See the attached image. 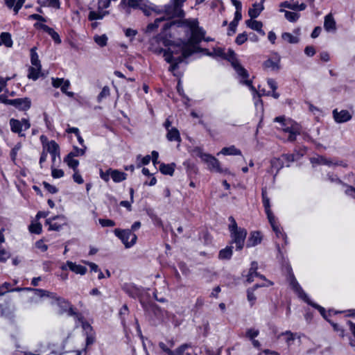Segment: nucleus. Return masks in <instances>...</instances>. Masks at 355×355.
<instances>
[{
	"mask_svg": "<svg viewBox=\"0 0 355 355\" xmlns=\"http://www.w3.org/2000/svg\"><path fill=\"white\" fill-rule=\"evenodd\" d=\"M193 53V49L189 44H186L183 41L175 43L170 40V45H168L164 54V60L171 64L168 70L171 72L175 71L178 68V64Z\"/></svg>",
	"mask_w": 355,
	"mask_h": 355,
	"instance_id": "nucleus-1",
	"label": "nucleus"
},
{
	"mask_svg": "<svg viewBox=\"0 0 355 355\" xmlns=\"http://www.w3.org/2000/svg\"><path fill=\"white\" fill-rule=\"evenodd\" d=\"M274 121L279 123L283 131L289 134L288 137L289 141H294L296 139V137L300 134L299 125L291 119H286L284 116H280L275 117Z\"/></svg>",
	"mask_w": 355,
	"mask_h": 355,
	"instance_id": "nucleus-2",
	"label": "nucleus"
},
{
	"mask_svg": "<svg viewBox=\"0 0 355 355\" xmlns=\"http://www.w3.org/2000/svg\"><path fill=\"white\" fill-rule=\"evenodd\" d=\"M227 56V60L231 63L232 67L236 71L238 76L242 78V83L250 87L252 90H255L254 87L252 85V81L247 79L249 76L248 71L241 65L234 52L229 50Z\"/></svg>",
	"mask_w": 355,
	"mask_h": 355,
	"instance_id": "nucleus-3",
	"label": "nucleus"
},
{
	"mask_svg": "<svg viewBox=\"0 0 355 355\" xmlns=\"http://www.w3.org/2000/svg\"><path fill=\"white\" fill-rule=\"evenodd\" d=\"M290 285L292 289L295 292V293L298 295L300 298L303 300L305 302L310 304L313 307L317 309L320 311V314L324 317V318L327 319L325 309L322 306L315 303H313L310 300L309 296L303 291V289L302 288V287L300 286V285L298 284L297 281L293 276L291 277Z\"/></svg>",
	"mask_w": 355,
	"mask_h": 355,
	"instance_id": "nucleus-4",
	"label": "nucleus"
},
{
	"mask_svg": "<svg viewBox=\"0 0 355 355\" xmlns=\"http://www.w3.org/2000/svg\"><path fill=\"white\" fill-rule=\"evenodd\" d=\"M183 1L182 0H171L164 7V21L175 17H183L184 11L182 8Z\"/></svg>",
	"mask_w": 355,
	"mask_h": 355,
	"instance_id": "nucleus-5",
	"label": "nucleus"
},
{
	"mask_svg": "<svg viewBox=\"0 0 355 355\" xmlns=\"http://www.w3.org/2000/svg\"><path fill=\"white\" fill-rule=\"evenodd\" d=\"M193 155L200 157L202 162L207 164V166L210 171L220 173L222 169L220 166L219 161L214 156L205 153L200 148H196L193 150Z\"/></svg>",
	"mask_w": 355,
	"mask_h": 355,
	"instance_id": "nucleus-6",
	"label": "nucleus"
},
{
	"mask_svg": "<svg viewBox=\"0 0 355 355\" xmlns=\"http://www.w3.org/2000/svg\"><path fill=\"white\" fill-rule=\"evenodd\" d=\"M32 293L33 295L30 297V302L31 303H37L40 298L46 297L55 300L59 306H62V304H69V302L67 300L58 297L55 293H51L46 290L38 288L32 290Z\"/></svg>",
	"mask_w": 355,
	"mask_h": 355,
	"instance_id": "nucleus-7",
	"label": "nucleus"
},
{
	"mask_svg": "<svg viewBox=\"0 0 355 355\" xmlns=\"http://www.w3.org/2000/svg\"><path fill=\"white\" fill-rule=\"evenodd\" d=\"M114 232L115 236L122 241L126 248H131L137 242V235L129 229H115Z\"/></svg>",
	"mask_w": 355,
	"mask_h": 355,
	"instance_id": "nucleus-8",
	"label": "nucleus"
},
{
	"mask_svg": "<svg viewBox=\"0 0 355 355\" xmlns=\"http://www.w3.org/2000/svg\"><path fill=\"white\" fill-rule=\"evenodd\" d=\"M99 175L101 178L105 182H109L110 178H111L112 180L116 183L121 182L125 180L127 178V174L117 169H112L111 168H108L105 171L100 169Z\"/></svg>",
	"mask_w": 355,
	"mask_h": 355,
	"instance_id": "nucleus-9",
	"label": "nucleus"
},
{
	"mask_svg": "<svg viewBox=\"0 0 355 355\" xmlns=\"http://www.w3.org/2000/svg\"><path fill=\"white\" fill-rule=\"evenodd\" d=\"M168 45H170L169 40L161 35H157L151 40L150 50L156 54H160L162 53L164 54V51H166V49H164V47L168 48Z\"/></svg>",
	"mask_w": 355,
	"mask_h": 355,
	"instance_id": "nucleus-10",
	"label": "nucleus"
},
{
	"mask_svg": "<svg viewBox=\"0 0 355 355\" xmlns=\"http://www.w3.org/2000/svg\"><path fill=\"white\" fill-rule=\"evenodd\" d=\"M10 130L12 132L18 134L19 137H24L23 130H27L31 127L29 121L26 119H22L21 121L15 119H10L9 121Z\"/></svg>",
	"mask_w": 355,
	"mask_h": 355,
	"instance_id": "nucleus-11",
	"label": "nucleus"
},
{
	"mask_svg": "<svg viewBox=\"0 0 355 355\" xmlns=\"http://www.w3.org/2000/svg\"><path fill=\"white\" fill-rule=\"evenodd\" d=\"M46 224L49 225V230L60 231L63 226L67 225V219L63 215L55 216L46 220Z\"/></svg>",
	"mask_w": 355,
	"mask_h": 355,
	"instance_id": "nucleus-12",
	"label": "nucleus"
},
{
	"mask_svg": "<svg viewBox=\"0 0 355 355\" xmlns=\"http://www.w3.org/2000/svg\"><path fill=\"white\" fill-rule=\"evenodd\" d=\"M230 236L232 243L236 244V250H241L243 249L247 236V231L244 228H240L237 231L231 232Z\"/></svg>",
	"mask_w": 355,
	"mask_h": 355,
	"instance_id": "nucleus-13",
	"label": "nucleus"
},
{
	"mask_svg": "<svg viewBox=\"0 0 355 355\" xmlns=\"http://www.w3.org/2000/svg\"><path fill=\"white\" fill-rule=\"evenodd\" d=\"M205 35V32L201 28L193 29V31H191L190 38L188 41L185 42V43L191 45L193 53L196 51V46L204 39Z\"/></svg>",
	"mask_w": 355,
	"mask_h": 355,
	"instance_id": "nucleus-14",
	"label": "nucleus"
},
{
	"mask_svg": "<svg viewBox=\"0 0 355 355\" xmlns=\"http://www.w3.org/2000/svg\"><path fill=\"white\" fill-rule=\"evenodd\" d=\"M8 103L22 111L28 110L31 106V101L27 97L10 99L8 101Z\"/></svg>",
	"mask_w": 355,
	"mask_h": 355,
	"instance_id": "nucleus-15",
	"label": "nucleus"
},
{
	"mask_svg": "<svg viewBox=\"0 0 355 355\" xmlns=\"http://www.w3.org/2000/svg\"><path fill=\"white\" fill-rule=\"evenodd\" d=\"M159 347L163 352H166L168 355H183L184 352L189 348H190V345L183 344L178 347L175 350H171L166 345V344H164L163 342H160L159 343Z\"/></svg>",
	"mask_w": 355,
	"mask_h": 355,
	"instance_id": "nucleus-16",
	"label": "nucleus"
},
{
	"mask_svg": "<svg viewBox=\"0 0 355 355\" xmlns=\"http://www.w3.org/2000/svg\"><path fill=\"white\" fill-rule=\"evenodd\" d=\"M138 8L141 10L147 16L150 15L153 12H159V10L155 4L150 3L148 0H140Z\"/></svg>",
	"mask_w": 355,
	"mask_h": 355,
	"instance_id": "nucleus-17",
	"label": "nucleus"
},
{
	"mask_svg": "<svg viewBox=\"0 0 355 355\" xmlns=\"http://www.w3.org/2000/svg\"><path fill=\"white\" fill-rule=\"evenodd\" d=\"M257 269H258V263L256 261H252L251 263V266L249 269V271H248V273L247 275V282L248 283H252V282L254 281V278L255 277H259L260 279H263V280H266V277L259 274V272H257Z\"/></svg>",
	"mask_w": 355,
	"mask_h": 355,
	"instance_id": "nucleus-18",
	"label": "nucleus"
},
{
	"mask_svg": "<svg viewBox=\"0 0 355 355\" xmlns=\"http://www.w3.org/2000/svg\"><path fill=\"white\" fill-rule=\"evenodd\" d=\"M333 116L334 120L339 123L347 122L352 119V114L346 110L338 112L336 109L333 111Z\"/></svg>",
	"mask_w": 355,
	"mask_h": 355,
	"instance_id": "nucleus-19",
	"label": "nucleus"
},
{
	"mask_svg": "<svg viewBox=\"0 0 355 355\" xmlns=\"http://www.w3.org/2000/svg\"><path fill=\"white\" fill-rule=\"evenodd\" d=\"M270 225L273 231L275 232L276 236L277 238H281L284 241L285 245L288 244V238L287 235L281 230L278 223L276 221L275 217L271 219H268Z\"/></svg>",
	"mask_w": 355,
	"mask_h": 355,
	"instance_id": "nucleus-20",
	"label": "nucleus"
},
{
	"mask_svg": "<svg viewBox=\"0 0 355 355\" xmlns=\"http://www.w3.org/2000/svg\"><path fill=\"white\" fill-rule=\"evenodd\" d=\"M261 196H262V202H263V205L265 209L266 214L267 215V218H268V219H271V218L272 219V218L275 217V216L270 209V199L267 195V191H266V188L262 189Z\"/></svg>",
	"mask_w": 355,
	"mask_h": 355,
	"instance_id": "nucleus-21",
	"label": "nucleus"
},
{
	"mask_svg": "<svg viewBox=\"0 0 355 355\" xmlns=\"http://www.w3.org/2000/svg\"><path fill=\"white\" fill-rule=\"evenodd\" d=\"M15 308L9 302H5L4 304H0L1 315L5 318H11L13 317Z\"/></svg>",
	"mask_w": 355,
	"mask_h": 355,
	"instance_id": "nucleus-22",
	"label": "nucleus"
},
{
	"mask_svg": "<svg viewBox=\"0 0 355 355\" xmlns=\"http://www.w3.org/2000/svg\"><path fill=\"white\" fill-rule=\"evenodd\" d=\"M279 7L282 9L288 8L293 10L302 11L306 9V5L304 3L299 4L297 2L291 3L290 1H286L282 2L279 4Z\"/></svg>",
	"mask_w": 355,
	"mask_h": 355,
	"instance_id": "nucleus-23",
	"label": "nucleus"
},
{
	"mask_svg": "<svg viewBox=\"0 0 355 355\" xmlns=\"http://www.w3.org/2000/svg\"><path fill=\"white\" fill-rule=\"evenodd\" d=\"M280 58L277 55H275L274 58H269L266 60L263 66L265 69H270L272 71H277L279 69Z\"/></svg>",
	"mask_w": 355,
	"mask_h": 355,
	"instance_id": "nucleus-24",
	"label": "nucleus"
},
{
	"mask_svg": "<svg viewBox=\"0 0 355 355\" xmlns=\"http://www.w3.org/2000/svg\"><path fill=\"white\" fill-rule=\"evenodd\" d=\"M109 12L106 10H103L102 9L97 8L95 10L94 8H89V12L88 15V19L90 21L102 19L105 15H108Z\"/></svg>",
	"mask_w": 355,
	"mask_h": 355,
	"instance_id": "nucleus-25",
	"label": "nucleus"
},
{
	"mask_svg": "<svg viewBox=\"0 0 355 355\" xmlns=\"http://www.w3.org/2000/svg\"><path fill=\"white\" fill-rule=\"evenodd\" d=\"M270 168L268 169V172L270 173H273L274 171H275V173L274 175L275 178L279 170L283 168L284 162L280 158H273L270 161Z\"/></svg>",
	"mask_w": 355,
	"mask_h": 355,
	"instance_id": "nucleus-26",
	"label": "nucleus"
},
{
	"mask_svg": "<svg viewBox=\"0 0 355 355\" xmlns=\"http://www.w3.org/2000/svg\"><path fill=\"white\" fill-rule=\"evenodd\" d=\"M140 0H121L119 8L121 9L126 10V12L130 13L128 8L134 9L138 8L139 6Z\"/></svg>",
	"mask_w": 355,
	"mask_h": 355,
	"instance_id": "nucleus-27",
	"label": "nucleus"
},
{
	"mask_svg": "<svg viewBox=\"0 0 355 355\" xmlns=\"http://www.w3.org/2000/svg\"><path fill=\"white\" fill-rule=\"evenodd\" d=\"M43 150L50 155L60 154V148L58 144L53 140L47 142L44 146Z\"/></svg>",
	"mask_w": 355,
	"mask_h": 355,
	"instance_id": "nucleus-28",
	"label": "nucleus"
},
{
	"mask_svg": "<svg viewBox=\"0 0 355 355\" xmlns=\"http://www.w3.org/2000/svg\"><path fill=\"white\" fill-rule=\"evenodd\" d=\"M67 266L71 271L81 275H85L87 270L86 267L76 264L71 261H67Z\"/></svg>",
	"mask_w": 355,
	"mask_h": 355,
	"instance_id": "nucleus-29",
	"label": "nucleus"
},
{
	"mask_svg": "<svg viewBox=\"0 0 355 355\" xmlns=\"http://www.w3.org/2000/svg\"><path fill=\"white\" fill-rule=\"evenodd\" d=\"M324 28L328 32L336 31V21L331 14H329L325 16L324 21Z\"/></svg>",
	"mask_w": 355,
	"mask_h": 355,
	"instance_id": "nucleus-30",
	"label": "nucleus"
},
{
	"mask_svg": "<svg viewBox=\"0 0 355 355\" xmlns=\"http://www.w3.org/2000/svg\"><path fill=\"white\" fill-rule=\"evenodd\" d=\"M166 137L169 141H181L180 132L176 128H171V129H168Z\"/></svg>",
	"mask_w": 355,
	"mask_h": 355,
	"instance_id": "nucleus-31",
	"label": "nucleus"
},
{
	"mask_svg": "<svg viewBox=\"0 0 355 355\" xmlns=\"http://www.w3.org/2000/svg\"><path fill=\"white\" fill-rule=\"evenodd\" d=\"M40 26L44 31H45L49 35H51V37H52V39L54 40V42L55 43H57V44L61 43V40H60V37L58 33H56L52 28L48 26L46 24H40Z\"/></svg>",
	"mask_w": 355,
	"mask_h": 355,
	"instance_id": "nucleus-32",
	"label": "nucleus"
},
{
	"mask_svg": "<svg viewBox=\"0 0 355 355\" xmlns=\"http://www.w3.org/2000/svg\"><path fill=\"white\" fill-rule=\"evenodd\" d=\"M42 67L31 66L28 68L27 77L33 80H37L41 75Z\"/></svg>",
	"mask_w": 355,
	"mask_h": 355,
	"instance_id": "nucleus-33",
	"label": "nucleus"
},
{
	"mask_svg": "<svg viewBox=\"0 0 355 355\" xmlns=\"http://www.w3.org/2000/svg\"><path fill=\"white\" fill-rule=\"evenodd\" d=\"M261 241V236L259 232H253L248 241L247 246L252 247L258 245Z\"/></svg>",
	"mask_w": 355,
	"mask_h": 355,
	"instance_id": "nucleus-34",
	"label": "nucleus"
},
{
	"mask_svg": "<svg viewBox=\"0 0 355 355\" xmlns=\"http://www.w3.org/2000/svg\"><path fill=\"white\" fill-rule=\"evenodd\" d=\"M263 10V3H254L252 6V8H250L248 10V15L252 19H254L257 17L261 11Z\"/></svg>",
	"mask_w": 355,
	"mask_h": 355,
	"instance_id": "nucleus-35",
	"label": "nucleus"
},
{
	"mask_svg": "<svg viewBox=\"0 0 355 355\" xmlns=\"http://www.w3.org/2000/svg\"><path fill=\"white\" fill-rule=\"evenodd\" d=\"M245 24L248 27L250 28L251 29L256 31L259 33H262L263 35H264V32L262 31L263 24L261 21L248 19L245 21Z\"/></svg>",
	"mask_w": 355,
	"mask_h": 355,
	"instance_id": "nucleus-36",
	"label": "nucleus"
},
{
	"mask_svg": "<svg viewBox=\"0 0 355 355\" xmlns=\"http://www.w3.org/2000/svg\"><path fill=\"white\" fill-rule=\"evenodd\" d=\"M220 153L224 155H241V151L234 146L223 148Z\"/></svg>",
	"mask_w": 355,
	"mask_h": 355,
	"instance_id": "nucleus-37",
	"label": "nucleus"
},
{
	"mask_svg": "<svg viewBox=\"0 0 355 355\" xmlns=\"http://www.w3.org/2000/svg\"><path fill=\"white\" fill-rule=\"evenodd\" d=\"M1 45H5L6 47H11L12 46V40L10 33L3 32L0 35Z\"/></svg>",
	"mask_w": 355,
	"mask_h": 355,
	"instance_id": "nucleus-38",
	"label": "nucleus"
},
{
	"mask_svg": "<svg viewBox=\"0 0 355 355\" xmlns=\"http://www.w3.org/2000/svg\"><path fill=\"white\" fill-rule=\"evenodd\" d=\"M175 164H161L159 166V171L164 175H173L175 171Z\"/></svg>",
	"mask_w": 355,
	"mask_h": 355,
	"instance_id": "nucleus-39",
	"label": "nucleus"
},
{
	"mask_svg": "<svg viewBox=\"0 0 355 355\" xmlns=\"http://www.w3.org/2000/svg\"><path fill=\"white\" fill-rule=\"evenodd\" d=\"M281 12H284L285 18L290 22H295L300 18V14L295 12H291L280 8Z\"/></svg>",
	"mask_w": 355,
	"mask_h": 355,
	"instance_id": "nucleus-40",
	"label": "nucleus"
},
{
	"mask_svg": "<svg viewBox=\"0 0 355 355\" xmlns=\"http://www.w3.org/2000/svg\"><path fill=\"white\" fill-rule=\"evenodd\" d=\"M73 157L74 156L68 154L67 156L64 158V161L67 163L69 168H71L73 171H76L79 164V162L77 159H73Z\"/></svg>",
	"mask_w": 355,
	"mask_h": 355,
	"instance_id": "nucleus-41",
	"label": "nucleus"
},
{
	"mask_svg": "<svg viewBox=\"0 0 355 355\" xmlns=\"http://www.w3.org/2000/svg\"><path fill=\"white\" fill-rule=\"evenodd\" d=\"M232 256V247L227 246L220 250L218 258L220 259H230Z\"/></svg>",
	"mask_w": 355,
	"mask_h": 355,
	"instance_id": "nucleus-42",
	"label": "nucleus"
},
{
	"mask_svg": "<svg viewBox=\"0 0 355 355\" xmlns=\"http://www.w3.org/2000/svg\"><path fill=\"white\" fill-rule=\"evenodd\" d=\"M31 62L32 66L42 67L39 56L36 52V47H33L31 49Z\"/></svg>",
	"mask_w": 355,
	"mask_h": 355,
	"instance_id": "nucleus-43",
	"label": "nucleus"
},
{
	"mask_svg": "<svg viewBox=\"0 0 355 355\" xmlns=\"http://www.w3.org/2000/svg\"><path fill=\"white\" fill-rule=\"evenodd\" d=\"M311 162L317 163L318 164L327 165V166H333V162L330 159H327L324 157L319 156L316 158H312Z\"/></svg>",
	"mask_w": 355,
	"mask_h": 355,
	"instance_id": "nucleus-44",
	"label": "nucleus"
},
{
	"mask_svg": "<svg viewBox=\"0 0 355 355\" xmlns=\"http://www.w3.org/2000/svg\"><path fill=\"white\" fill-rule=\"evenodd\" d=\"M125 292L132 297L136 298L139 297L140 291L138 288L133 285H130L125 288Z\"/></svg>",
	"mask_w": 355,
	"mask_h": 355,
	"instance_id": "nucleus-45",
	"label": "nucleus"
},
{
	"mask_svg": "<svg viewBox=\"0 0 355 355\" xmlns=\"http://www.w3.org/2000/svg\"><path fill=\"white\" fill-rule=\"evenodd\" d=\"M107 40L108 38L105 34L101 35H96L94 37V42L101 47H103L107 45Z\"/></svg>",
	"mask_w": 355,
	"mask_h": 355,
	"instance_id": "nucleus-46",
	"label": "nucleus"
},
{
	"mask_svg": "<svg viewBox=\"0 0 355 355\" xmlns=\"http://www.w3.org/2000/svg\"><path fill=\"white\" fill-rule=\"evenodd\" d=\"M282 37L284 40H285L291 44H296L299 41V40L297 37L293 36L292 34H291L289 33H284L282 35Z\"/></svg>",
	"mask_w": 355,
	"mask_h": 355,
	"instance_id": "nucleus-47",
	"label": "nucleus"
},
{
	"mask_svg": "<svg viewBox=\"0 0 355 355\" xmlns=\"http://www.w3.org/2000/svg\"><path fill=\"white\" fill-rule=\"evenodd\" d=\"M163 21H164V17L157 18L153 23H151L147 26L146 32H153L156 28L159 26V24Z\"/></svg>",
	"mask_w": 355,
	"mask_h": 355,
	"instance_id": "nucleus-48",
	"label": "nucleus"
},
{
	"mask_svg": "<svg viewBox=\"0 0 355 355\" xmlns=\"http://www.w3.org/2000/svg\"><path fill=\"white\" fill-rule=\"evenodd\" d=\"M70 86V82L68 80H64V83L62 85L60 89L62 93L65 94L69 97H73L74 96V93L72 92H68L67 89Z\"/></svg>",
	"mask_w": 355,
	"mask_h": 355,
	"instance_id": "nucleus-49",
	"label": "nucleus"
},
{
	"mask_svg": "<svg viewBox=\"0 0 355 355\" xmlns=\"http://www.w3.org/2000/svg\"><path fill=\"white\" fill-rule=\"evenodd\" d=\"M61 306L69 307L67 311L69 315L76 317L78 319H80L81 318V315L76 311V309L71 305H70L69 302V304H62V306Z\"/></svg>",
	"mask_w": 355,
	"mask_h": 355,
	"instance_id": "nucleus-50",
	"label": "nucleus"
},
{
	"mask_svg": "<svg viewBox=\"0 0 355 355\" xmlns=\"http://www.w3.org/2000/svg\"><path fill=\"white\" fill-rule=\"evenodd\" d=\"M28 229L31 233L40 234L42 232V225L40 223H31Z\"/></svg>",
	"mask_w": 355,
	"mask_h": 355,
	"instance_id": "nucleus-51",
	"label": "nucleus"
},
{
	"mask_svg": "<svg viewBox=\"0 0 355 355\" xmlns=\"http://www.w3.org/2000/svg\"><path fill=\"white\" fill-rule=\"evenodd\" d=\"M10 257V253L0 245V261L6 262Z\"/></svg>",
	"mask_w": 355,
	"mask_h": 355,
	"instance_id": "nucleus-52",
	"label": "nucleus"
},
{
	"mask_svg": "<svg viewBox=\"0 0 355 355\" xmlns=\"http://www.w3.org/2000/svg\"><path fill=\"white\" fill-rule=\"evenodd\" d=\"M86 149H87L86 146L82 147L80 148H79L78 147H74L73 150L71 152H70L69 154H70L74 157L81 156L85 154Z\"/></svg>",
	"mask_w": 355,
	"mask_h": 355,
	"instance_id": "nucleus-53",
	"label": "nucleus"
},
{
	"mask_svg": "<svg viewBox=\"0 0 355 355\" xmlns=\"http://www.w3.org/2000/svg\"><path fill=\"white\" fill-rule=\"evenodd\" d=\"M110 88L107 86H105L98 96V101L100 102L103 98H107L110 96Z\"/></svg>",
	"mask_w": 355,
	"mask_h": 355,
	"instance_id": "nucleus-54",
	"label": "nucleus"
},
{
	"mask_svg": "<svg viewBox=\"0 0 355 355\" xmlns=\"http://www.w3.org/2000/svg\"><path fill=\"white\" fill-rule=\"evenodd\" d=\"M228 220L230 222V224L228 227L230 233L234 231H237L241 228L238 227L237 223L233 216H230Z\"/></svg>",
	"mask_w": 355,
	"mask_h": 355,
	"instance_id": "nucleus-55",
	"label": "nucleus"
},
{
	"mask_svg": "<svg viewBox=\"0 0 355 355\" xmlns=\"http://www.w3.org/2000/svg\"><path fill=\"white\" fill-rule=\"evenodd\" d=\"M254 288H248L247 290L248 300L250 302L251 306H252L256 301V297L254 294Z\"/></svg>",
	"mask_w": 355,
	"mask_h": 355,
	"instance_id": "nucleus-56",
	"label": "nucleus"
},
{
	"mask_svg": "<svg viewBox=\"0 0 355 355\" xmlns=\"http://www.w3.org/2000/svg\"><path fill=\"white\" fill-rule=\"evenodd\" d=\"M11 284L8 282H5L0 286V295L5 294L7 292H12Z\"/></svg>",
	"mask_w": 355,
	"mask_h": 355,
	"instance_id": "nucleus-57",
	"label": "nucleus"
},
{
	"mask_svg": "<svg viewBox=\"0 0 355 355\" xmlns=\"http://www.w3.org/2000/svg\"><path fill=\"white\" fill-rule=\"evenodd\" d=\"M137 160L141 159V162L138 164L137 167H141L142 165H147L150 163L151 157L150 155H146L141 157V155H138L137 157Z\"/></svg>",
	"mask_w": 355,
	"mask_h": 355,
	"instance_id": "nucleus-58",
	"label": "nucleus"
},
{
	"mask_svg": "<svg viewBox=\"0 0 355 355\" xmlns=\"http://www.w3.org/2000/svg\"><path fill=\"white\" fill-rule=\"evenodd\" d=\"M282 157L286 162H287L286 166H289V163L296 160L295 154H284Z\"/></svg>",
	"mask_w": 355,
	"mask_h": 355,
	"instance_id": "nucleus-59",
	"label": "nucleus"
},
{
	"mask_svg": "<svg viewBox=\"0 0 355 355\" xmlns=\"http://www.w3.org/2000/svg\"><path fill=\"white\" fill-rule=\"evenodd\" d=\"M248 40V35L245 33H240L236 37V43L239 45L243 44Z\"/></svg>",
	"mask_w": 355,
	"mask_h": 355,
	"instance_id": "nucleus-60",
	"label": "nucleus"
},
{
	"mask_svg": "<svg viewBox=\"0 0 355 355\" xmlns=\"http://www.w3.org/2000/svg\"><path fill=\"white\" fill-rule=\"evenodd\" d=\"M343 185L345 187H346V189L345 191V193L347 196H350L352 198L355 199V188L352 187V186L347 185L345 184H343Z\"/></svg>",
	"mask_w": 355,
	"mask_h": 355,
	"instance_id": "nucleus-61",
	"label": "nucleus"
},
{
	"mask_svg": "<svg viewBox=\"0 0 355 355\" xmlns=\"http://www.w3.org/2000/svg\"><path fill=\"white\" fill-rule=\"evenodd\" d=\"M110 0H98L97 8L102 9L104 10V9L110 6Z\"/></svg>",
	"mask_w": 355,
	"mask_h": 355,
	"instance_id": "nucleus-62",
	"label": "nucleus"
},
{
	"mask_svg": "<svg viewBox=\"0 0 355 355\" xmlns=\"http://www.w3.org/2000/svg\"><path fill=\"white\" fill-rule=\"evenodd\" d=\"M281 336H286V342L288 345H291V342L295 340L294 334L290 331H286L281 334Z\"/></svg>",
	"mask_w": 355,
	"mask_h": 355,
	"instance_id": "nucleus-63",
	"label": "nucleus"
},
{
	"mask_svg": "<svg viewBox=\"0 0 355 355\" xmlns=\"http://www.w3.org/2000/svg\"><path fill=\"white\" fill-rule=\"evenodd\" d=\"M99 223L103 227H114L115 225L114 221L110 219L100 218Z\"/></svg>",
	"mask_w": 355,
	"mask_h": 355,
	"instance_id": "nucleus-64",
	"label": "nucleus"
}]
</instances>
